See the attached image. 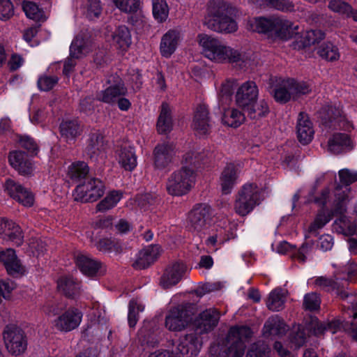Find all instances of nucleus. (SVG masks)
Returning a JSON list of instances; mask_svg holds the SVG:
<instances>
[{"label":"nucleus","mask_w":357,"mask_h":357,"mask_svg":"<svg viewBox=\"0 0 357 357\" xmlns=\"http://www.w3.org/2000/svg\"><path fill=\"white\" fill-rule=\"evenodd\" d=\"M161 251V247L158 245L152 244L145 247L136 255L133 268L139 270L148 268L158 259Z\"/></svg>","instance_id":"obj_19"},{"label":"nucleus","mask_w":357,"mask_h":357,"mask_svg":"<svg viewBox=\"0 0 357 357\" xmlns=\"http://www.w3.org/2000/svg\"><path fill=\"white\" fill-rule=\"evenodd\" d=\"M144 306L137 299H132L128 305V321L130 327L133 328L138 321V313L143 312Z\"/></svg>","instance_id":"obj_48"},{"label":"nucleus","mask_w":357,"mask_h":357,"mask_svg":"<svg viewBox=\"0 0 357 357\" xmlns=\"http://www.w3.org/2000/svg\"><path fill=\"white\" fill-rule=\"evenodd\" d=\"M212 217V209L206 204H196L189 212L187 227L192 232H199L207 227Z\"/></svg>","instance_id":"obj_9"},{"label":"nucleus","mask_w":357,"mask_h":357,"mask_svg":"<svg viewBox=\"0 0 357 357\" xmlns=\"http://www.w3.org/2000/svg\"><path fill=\"white\" fill-rule=\"evenodd\" d=\"M4 188L11 197L23 206L30 207L33 204V195L15 181L12 179L6 180Z\"/></svg>","instance_id":"obj_20"},{"label":"nucleus","mask_w":357,"mask_h":357,"mask_svg":"<svg viewBox=\"0 0 357 357\" xmlns=\"http://www.w3.org/2000/svg\"><path fill=\"white\" fill-rule=\"evenodd\" d=\"M116 158L121 167L126 171L132 172L137 165L135 148L128 144H124L116 149Z\"/></svg>","instance_id":"obj_22"},{"label":"nucleus","mask_w":357,"mask_h":357,"mask_svg":"<svg viewBox=\"0 0 357 357\" xmlns=\"http://www.w3.org/2000/svg\"><path fill=\"white\" fill-rule=\"evenodd\" d=\"M60 133L66 141L74 140L81 135L82 126L77 120H68L63 121L59 126Z\"/></svg>","instance_id":"obj_37"},{"label":"nucleus","mask_w":357,"mask_h":357,"mask_svg":"<svg viewBox=\"0 0 357 357\" xmlns=\"http://www.w3.org/2000/svg\"><path fill=\"white\" fill-rule=\"evenodd\" d=\"M123 192L121 190H112L96 205V211L105 212L113 208L122 199Z\"/></svg>","instance_id":"obj_40"},{"label":"nucleus","mask_w":357,"mask_h":357,"mask_svg":"<svg viewBox=\"0 0 357 357\" xmlns=\"http://www.w3.org/2000/svg\"><path fill=\"white\" fill-rule=\"evenodd\" d=\"M328 8L339 15L349 17L352 8L347 2L342 0H331L328 3Z\"/></svg>","instance_id":"obj_51"},{"label":"nucleus","mask_w":357,"mask_h":357,"mask_svg":"<svg viewBox=\"0 0 357 357\" xmlns=\"http://www.w3.org/2000/svg\"><path fill=\"white\" fill-rule=\"evenodd\" d=\"M252 331L247 326H234L230 328L225 340V347L220 344L211 346V357H243L245 351V341L251 337Z\"/></svg>","instance_id":"obj_3"},{"label":"nucleus","mask_w":357,"mask_h":357,"mask_svg":"<svg viewBox=\"0 0 357 357\" xmlns=\"http://www.w3.org/2000/svg\"><path fill=\"white\" fill-rule=\"evenodd\" d=\"M203 25L219 33H232L238 28L233 8L222 0L208 1Z\"/></svg>","instance_id":"obj_1"},{"label":"nucleus","mask_w":357,"mask_h":357,"mask_svg":"<svg viewBox=\"0 0 357 357\" xmlns=\"http://www.w3.org/2000/svg\"><path fill=\"white\" fill-rule=\"evenodd\" d=\"M182 40V34L180 31L172 29L168 30L162 35L160 43V53L162 57L170 58L176 51Z\"/></svg>","instance_id":"obj_18"},{"label":"nucleus","mask_w":357,"mask_h":357,"mask_svg":"<svg viewBox=\"0 0 357 357\" xmlns=\"http://www.w3.org/2000/svg\"><path fill=\"white\" fill-rule=\"evenodd\" d=\"M10 165L20 174L29 175L33 172V165L25 153L19 151H11L8 155Z\"/></svg>","instance_id":"obj_28"},{"label":"nucleus","mask_w":357,"mask_h":357,"mask_svg":"<svg viewBox=\"0 0 357 357\" xmlns=\"http://www.w3.org/2000/svg\"><path fill=\"white\" fill-rule=\"evenodd\" d=\"M22 8L27 17L36 21L43 20V11L39 8L36 3L31 1H24Z\"/></svg>","instance_id":"obj_50"},{"label":"nucleus","mask_w":357,"mask_h":357,"mask_svg":"<svg viewBox=\"0 0 357 357\" xmlns=\"http://www.w3.org/2000/svg\"><path fill=\"white\" fill-rule=\"evenodd\" d=\"M89 171L87 164L82 161L73 162L68 168V176L71 180L79 181L86 177Z\"/></svg>","instance_id":"obj_43"},{"label":"nucleus","mask_w":357,"mask_h":357,"mask_svg":"<svg viewBox=\"0 0 357 357\" xmlns=\"http://www.w3.org/2000/svg\"><path fill=\"white\" fill-rule=\"evenodd\" d=\"M115 6L124 13L136 12L139 7V0H112Z\"/></svg>","instance_id":"obj_56"},{"label":"nucleus","mask_w":357,"mask_h":357,"mask_svg":"<svg viewBox=\"0 0 357 357\" xmlns=\"http://www.w3.org/2000/svg\"><path fill=\"white\" fill-rule=\"evenodd\" d=\"M197 173L191 167L183 166L174 171L169 176L166 189L173 196H183L188 194L195 186Z\"/></svg>","instance_id":"obj_5"},{"label":"nucleus","mask_w":357,"mask_h":357,"mask_svg":"<svg viewBox=\"0 0 357 357\" xmlns=\"http://www.w3.org/2000/svg\"><path fill=\"white\" fill-rule=\"evenodd\" d=\"M296 133L298 141L303 144H309L313 139L314 131L312 123L305 112H300L298 117Z\"/></svg>","instance_id":"obj_25"},{"label":"nucleus","mask_w":357,"mask_h":357,"mask_svg":"<svg viewBox=\"0 0 357 357\" xmlns=\"http://www.w3.org/2000/svg\"><path fill=\"white\" fill-rule=\"evenodd\" d=\"M86 16L89 20L98 18L102 12L100 0H87L86 5Z\"/></svg>","instance_id":"obj_55"},{"label":"nucleus","mask_w":357,"mask_h":357,"mask_svg":"<svg viewBox=\"0 0 357 357\" xmlns=\"http://www.w3.org/2000/svg\"><path fill=\"white\" fill-rule=\"evenodd\" d=\"M317 54L328 61H337L340 58L338 48L331 43H324L319 46Z\"/></svg>","instance_id":"obj_45"},{"label":"nucleus","mask_w":357,"mask_h":357,"mask_svg":"<svg viewBox=\"0 0 357 357\" xmlns=\"http://www.w3.org/2000/svg\"><path fill=\"white\" fill-rule=\"evenodd\" d=\"M2 335L6 348L10 354L17 356L25 352L27 339L22 328L15 324H8Z\"/></svg>","instance_id":"obj_7"},{"label":"nucleus","mask_w":357,"mask_h":357,"mask_svg":"<svg viewBox=\"0 0 357 357\" xmlns=\"http://www.w3.org/2000/svg\"><path fill=\"white\" fill-rule=\"evenodd\" d=\"M287 331V326L278 315L270 317L265 322L262 333L266 338H273L284 335Z\"/></svg>","instance_id":"obj_27"},{"label":"nucleus","mask_w":357,"mask_h":357,"mask_svg":"<svg viewBox=\"0 0 357 357\" xmlns=\"http://www.w3.org/2000/svg\"><path fill=\"white\" fill-rule=\"evenodd\" d=\"M188 268L183 262H176L166 267L160 278V284L164 289L177 284L187 275Z\"/></svg>","instance_id":"obj_12"},{"label":"nucleus","mask_w":357,"mask_h":357,"mask_svg":"<svg viewBox=\"0 0 357 357\" xmlns=\"http://www.w3.org/2000/svg\"><path fill=\"white\" fill-rule=\"evenodd\" d=\"M245 120L244 114L236 108L225 109L222 117V123L231 128H238Z\"/></svg>","instance_id":"obj_39"},{"label":"nucleus","mask_w":357,"mask_h":357,"mask_svg":"<svg viewBox=\"0 0 357 357\" xmlns=\"http://www.w3.org/2000/svg\"><path fill=\"white\" fill-rule=\"evenodd\" d=\"M301 38V43L303 47L310 46L322 40L324 38V33L320 30H309L303 33Z\"/></svg>","instance_id":"obj_52"},{"label":"nucleus","mask_w":357,"mask_h":357,"mask_svg":"<svg viewBox=\"0 0 357 357\" xmlns=\"http://www.w3.org/2000/svg\"><path fill=\"white\" fill-rule=\"evenodd\" d=\"M285 296L281 289H275L268 296L266 301L267 307L271 311H280L284 308Z\"/></svg>","instance_id":"obj_42"},{"label":"nucleus","mask_w":357,"mask_h":357,"mask_svg":"<svg viewBox=\"0 0 357 357\" xmlns=\"http://www.w3.org/2000/svg\"><path fill=\"white\" fill-rule=\"evenodd\" d=\"M293 99H297L301 96L309 94L312 91L311 86L305 82H298L293 79H289Z\"/></svg>","instance_id":"obj_49"},{"label":"nucleus","mask_w":357,"mask_h":357,"mask_svg":"<svg viewBox=\"0 0 357 357\" xmlns=\"http://www.w3.org/2000/svg\"><path fill=\"white\" fill-rule=\"evenodd\" d=\"M290 84L289 80L287 79H282L275 86L273 93L276 102L286 103L291 98L293 99Z\"/></svg>","instance_id":"obj_38"},{"label":"nucleus","mask_w":357,"mask_h":357,"mask_svg":"<svg viewBox=\"0 0 357 357\" xmlns=\"http://www.w3.org/2000/svg\"><path fill=\"white\" fill-rule=\"evenodd\" d=\"M335 123L340 129L350 132L354 129L351 122L347 120L344 115H342L340 111H337V115L333 118Z\"/></svg>","instance_id":"obj_61"},{"label":"nucleus","mask_w":357,"mask_h":357,"mask_svg":"<svg viewBox=\"0 0 357 357\" xmlns=\"http://www.w3.org/2000/svg\"><path fill=\"white\" fill-rule=\"evenodd\" d=\"M335 204V200L333 202V210L336 214H339L340 217L335 221L333 224L334 229L339 234L346 236L354 235L356 231V226L351 222L347 216L344 215L347 210L342 213L338 212Z\"/></svg>","instance_id":"obj_32"},{"label":"nucleus","mask_w":357,"mask_h":357,"mask_svg":"<svg viewBox=\"0 0 357 357\" xmlns=\"http://www.w3.org/2000/svg\"><path fill=\"white\" fill-rule=\"evenodd\" d=\"M331 214L324 209L320 211L313 222L309 227V231L310 232H315L318 229L322 228L326 223H328L331 219Z\"/></svg>","instance_id":"obj_53"},{"label":"nucleus","mask_w":357,"mask_h":357,"mask_svg":"<svg viewBox=\"0 0 357 357\" xmlns=\"http://www.w3.org/2000/svg\"><path fill=\"white\" fill-rule=\"evenodd\" d=\"M273 33L283 40L296 37L298 34V26L281 17H275Z\"/></svg>","instance_id":"obj_29"},{"label":"nucleus","mask_w":357,"mask_h":357,"mask_svg":"<svg viewBox=\"0 0 357 357\" xmlns=\"http://www.w3.org/2000/svg\"><path fill=\"white\" fill-rule=\"evenodd\" d=\"M259 91L255 82L248 81L238 89L235 100L236 105L244 109L252 106L258 98Z\"/></svg>","instance_id":"obj_17"},{"label":"nucleus","mask_w":357,"mask_h":357,"mask_svg":"<svg viewBox=\"0 0 357 357\" xmlns=\"http://www.w3.org/2000/svg\"><path fill=\"white\" fill-rule=\"evenodd\" d=\"M237 86V82L234 79H228L224 82L220 90V98L221 101L231 100V97L234 93V89Z\"/></svg>","instance_id":"obj_54"},{"label":"nucleus","mask_w":357,"mask_h":357,"mask_svg":"<svg viewBox=\"0 0 357 357\" xmlns=\"http://www.w3.org/2000/svg\"><path fill=\"white\" fill-rule=\"evenodd\" d=\"M76 264L82 273L89 277L96 275L101 268L100 262L84 255H77Z\"/></svg>","instance_id":"obj_31"},{"label":"nucleus","mask_w":357,"mask_h":357,"mask_svg":"<svg viewBox=\"0 0 357 357\" xmlns=\"http://www.w3.org/2000/svg\"><path fill=\"white\" fill-rule=\"evenodd\" d=\"M0 235L6 241L20 246L24 243V234L20 226L12 220L0 218Z\"/></svg>","instance_id":"obj_15"},{"label":"nucleus","mask_w":357,"mask_h":357,"mask_svg":"<svg viewBox=\"0 0 357 357\" xmlns=\"http://www.w3.org/2000/svg\"><path fill=\"white\" fill-rule=\"evenodd\" d=\"M176 151L174 145L164 142L158 144L153 151V167L155 169L164 170L173 162Z\"/></svg>","instance_id":"obj_13"},{"label":"nucleus","mask_w":357,"mask_h":357,"mask_svg":"<svg viewBox=\"0 0 357 357\" xmlns=\"http://www.w3.org/2000/svg\"><path fill=\"white\" fill-rule=\"evenodd\" d=\"M113 45L116 48L126 51L132 43L128 28L125 25L118 26L112 34Z\"/></svg>","instance_id":"obj_33"},{"label":"nucleus","mask_w":357,"mask_h":357,"mask_svg":"<svg viewBox=\"0 0 357 357\" xmlns=\"http://www.w3.org/2000/svg\"><path fill=\"white\" fill-rule=\"evenodd\" d=\"M58 81L59 78L56 76L43 75L38 79V86L40 90L48 91L58 83Z\"/></svg>","instance_id":"obj_58"},{"label":"nucleus","mask_w":357,"mask_h":357,"mask_svg":"<svg viewBox=\"0 0 357 357\" xmlns=\"http://www.w3.org/2000/svg\"><path fill=\"white\" fill-rule=\"evenodd\" d=\"M191 317L187 307L179 305L171 308L165 317V327L171 331H181L191 321Z\"/></svg>","instance_id":"obj_11"},{"label":"nucleus","mask_w":357,"mask_h":357,"mask_svg":"<svg viewBox=\"0 0 357 357\" xmlns=\"http://www.w3.org/2000/svg\"><path fill=\"white\" fill-rule=\"evenodd\" d=\"M0 262H1L7 273L14 277H20L25 274L26 268L18 259L15 250L7 248L0 251Z\"/></svg>","instance_id":"obj_16"},{"label":"nucleus","mask_w":357,"mask_h":357,"mask_svg":"<svg viewBox=\"0 0 357 357\" xmlns=\"http://www.w3.org/2000/svg\"><path fill=\"white\" fill-rule=\"evenodd\" d=\"M192 127L197 135L202 136L208 133L211 124L208 107L206 105L202 103L196 107Z\"/></svg>","instance_id":"obj_21"},{"label":"nucleus","mask_w":357,"mask_h":357,"mask_svg":"<svg viewBox=\"0 0 357 357\" xmlns=\"http://www.w3.org/2000/svg\"><path fill=\"white\" fill-rule=\"evenodd\" d=\"M275 18V17L270 18L262 17L252 18L248 21V28L254 32L273 33Z\"/></svg>","instance_id":"obj_36"},{"label":"nucleus","mask_w":357,"mask_h":357,"mask_svg":"<svg viewBox=\"0 0 357 357\" xmlns=\"http://www.w3.org/2000/svg\"><path fill=\"white\" fill-rule=\"evenodd\" d=\"M169 6L165 0H152L154 19L159 23L165 22L169 16Z\"/></svg>","instance_id":"obj_44"},{"label":"nucleus","mask_w":357,"mask_h":357,"mask_svg":"<svg viewBox=\"0 0 357 357\" xmlns=\"http://www.w3.org/2000/svg\"><path fill=\"white\" fill-rule=\"evenodd\" d=\"M240 172L241 166L239 164L229 163L226 165L220 177V185L223 194L228 195L231 193Z\"/></svg>","instance_id":"obj_23"},{"label":"nucleus","mask_w":357,"mask_h":357,"mask_svg":"<svg viewBox=\"0 0 357 357\" xmlns=\"http://www.w3.org/2000/svg\"><path fill=\"white\" fill-rule=\"evenodd\" d=\"M354 148V143L351 137L344 133H335L328 139V149L333 154H340Z\"/></svg>","instance_id":"obj_26"},{"label":"nucleus","mask_w":357,"mask_h":357,"mask_svg":"<svg viewBox=\"0 0 357 357\" xmlns=\"http://www.w3.org/2000/svg\"><path fill=\"white\" fill-rule=\"evenodd\" d=\"M13 15V6L10 0H0V19L7 20Z\"/></svg>","instance_id":"obj_60"},{"label":"nucleus","mask_w":357,"mask_h":357,"mask_svg":"<svg viewBox=\"0 0 357 357\" xmlns=\"http://www.w3.org/2000/svg\"><path fill=\"white\" fill-rule=\"evenodd\" d=\"M259 187L255 183H246L236 195L234 210L238 215L245 217L250 213L263 201Z\"/></svg>","instance_id":"obj_4"},{"label":"nucleus","mask_w":357,"mask_h":357,"mask_svg":"<svg viewBox=\"0 0 357 357\" xmlns=\"http://www.w3.org/2000/svg\"><path fill=\"white\" fill-rule=\"evenodd\" d=\"M202 347V342L195 333L187 334L179 339L177 351L184 356H197Z\"/></svg>","instance_id":"obj_24"},{"label":"nucleus","mask_w":357,"mask_h":357,"mask_svg":"<svg viewBox=\"0 0 357 357\" xmlns=\"http://www.w3.org/2000/svg\"><path fill=\"white\" fill-rule=\"evenodd\" d=\"M202 55L215 63H234L242 59L241 52L227 45L218 38L206 33L197 36Z\"/></svg>","instance_id":"obj_2"},{"label":"nucleus","mask_w":357,"mask_h":357,"mask_svg":"<svg viewBox=\"0 0 357 357\" xmlns=\"http://www.w3.org/2000/svg\"><path fill=\"white\" fill-rule=\"evenodd\" d=\"M70 59L66 60L63 65V73L66 75H68L73 70L74 67L76 65V63L73 58L78 59L82 54V48L80 45H77V42H73L70 47Z\"/></svg>","instance_id":"obj_46"},{"label":"nucleus","mask_w":357,"mask_h":357,"mask_svg":"<svg viewBox=\"0 0 357 357\" xmlns=\"http://www.w3.org/2000/svg\"><path fill=\"white\" fill-rule=\"evenodd\" d=\"M172 117L169 105L162 102L157 121V130L159 133H167L172 128Z\"/></svg>","instance_id":"obj_34"},{"label":"nucleus","mask_w":357,"mask_h":357,"mask_svg":"<svg viewBox=\"0 0 357 357\" xmlns=\"http://www.w3.org/2000/svg\"><path fill=\"white\" fill-rule=\"evenodd\" d=\"M267 4L277 10L290 11L294 9V6L287 0H266Z\"/></svg>","instance_id":"obj_62"},{"label":"nucleus","mask_w":357,"mask_h":357,"mask_svg":"<svg viewBox=\"0 0 357 357\" xmlns=\"http://www.w3.org/2000/svg\"><path fill=\"white\" fill-rule=\"evenodd\" d=\"M340 185L335 188V199L337 211L342 213L346 211V206L350 199L351 188L349 185L357 182V171L342 169L338 172Z\"/></svg>","instance_id":"obj_6"},{"label":"nucleus","mask_w":357,"mask_h":357,"mask_svg":"<svg viewBox=\"0 0 357 357\" xmlns=\"http://www.w3.org/2000/svg\"><path fill=\"white\" fill-rule=\"evenodd\" d=\"M321 303L319 296L316 293L307 294L304 296L303 307L310 311L317 310Z\"/></svg>","instance_id":"obj_57"},{"label":"nucleus","mask_w":357,"mask_h":357,"mask_svg":"<svg viewBox=\"0 0 357 357\" xmlns=\"http://www.w3.org/2000/svg\"><path fill=\"white\" fill-rule=\"evenodd\" d=\"M104 149L105 144L102 133L99 131L91 133L86 146L87 153L93 157L102 152Z\"/></svg>","instance_id":"obj_41"},{"label":"nucleus","mask_w":357,"mask_h":357,"mask_svg":"<svg viewBox=\"0 0 357 357\" xmlns=\"http://www.w3.org/2000/svg\"><path fill=\"white\" fill-rule=\"evenodd\" d=\"M59 291L68 298H74L79 294L80 284L71 277H61L57 281Z\"/></svg>","instance_id":"obj_35"},{"label":"nucleus","mask_w":357,"mask_h":357,"mask_svg":"<svg viewBox=\"0 0 357 357\" xmlns=\"http://www.w3.org/2000/svg\"><path fill=\"white\" fill-rule=\"evenodd\" d=\"M105 192V185L96 178L87 179L74 190V200L82 203L93 202L100 198Z\"/></svg>","instance_id":"obj_8"},{"label":"nucleus","mask_w":357,"mask_h":357,"mask_svg":"<svg viewBox=\"0 0 357 357\" xmlns=\"http://www.w3.org/2000/svg\"><path fill=\"white\" fill-rule=\"evenodd\" d=\"M83 314L78 308L70 307L52 321L54 328L61 333H68L79 327Z\"/></svg>","instance_id":"obj_10"},{"label":"nucleus","mask_w":357,"mask_h":357,"mask_svg":"<svg viewBox=\"0 0 357 357\" xmlns=\"http://www.w3.org/2000/svg\"><path fill=\"white\" fill-rule=\"evenodd\" d=\"M108 82L112 84L105 90L101 91L97 96V98L103 102L112 104L126 94L127 89L123 81L119 76H112Z\"/></svg>","instance_id":"obj_14"},{"label":"nucleus","mask_w":357,"mask_h":357,"mask_svg":"<svg viewBox=\"0 0 357 357\" xmlns=\"http://www.w3.org/2000/svg\"><path fill=\"white\" fill-rule=\"evenodd\" d=\"M269 349L264 344H254L248 351L246 357H268Z\"/></svg>","instance_id":"obj_59"},{"label":"nucleus","mask_w":357,"mask_h":357,"mask_svg":"<svg viewBox=\"0 0 357 357\" xmlns=\"http://www.w3.org/2000/svg\"><path fill=\"white\" fill-rule=\"evenodd\" d=\"M248 112V116L253 119L266 116L269 112L268 103L262 100L255 102L252 106L243 109Z\"/></svg>","instance_id":"obj_47"},{"label":"nucleus","mask_w":357,"mask_h":357,"mask_svg":"<svg viewBox=\"0 0 357 357\" xmlns=\"http://www.w3.org/2000/svg\"><path fill=\"white\" fill-rule=\"evenodd\" d=\"M290 339L295 349H298L305 342V333L303 330L298 329L296 333L291 335Z\"/></svg>","instance_id":"obj_63"},{"label":"nucleus","mask_w":357,"mask_h":357,"mask_svg":"<svg viewBox=\"0 0 357 357\" xmlns=\"http://www.w3.org/2000/svg\"><path fill=\"white\" fill-rule=\"evenodd\" d=\"M219 319L220 313L216 309H207L199 314L196 325L202 332L207 333L217 326Z\"/></svg>","instance_id":"obj_30"},{"label":"nucleus","mask_w":357,"mask_h":357,"mask_svg":"<svg viewBox=\"0 0 357 357\" xmlns=\"http://www.w3.org/2000/svg\"><path fill=\"white\" fill-rule=\"evenodd\" d=\"M16 287L15 282L10 280H0V293L5 298L10 297V292Z\"/></svg>","instance_id":"obj_64"}]
</instances>
